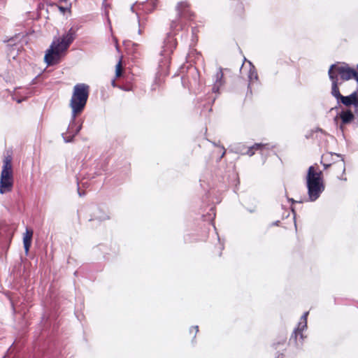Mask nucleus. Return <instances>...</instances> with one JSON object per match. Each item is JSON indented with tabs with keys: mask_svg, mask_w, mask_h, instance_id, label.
I'll return each mask as SVG.
<instances>
[{
	"mask_svg": "<svg viewBox=\"0 0 358 358\" xmlns=\"http://www.w3.org/2000/svg\"><path fill=\"white\" fill-rule=\"evenodd\" d=\"M33 236V231L31 229H26V231L23 236V244L24 252L26 254L29 252V248L31 244V239Z\"/></svg>",
	"mask_w": 358,
	"mask_h": 358,
	"instance_id": "nucleus-14",
	"label": "nucleus"
},
{
	"mask_svg": "<svg viewBox=\"0 0 358 358\" xmlns=\"http://www.w3.org/2000/svg\"><path fill=\"white\" fill-rule=\"evenodd\" d=\"M308 315V312H306L301 316L300 322L298 324V327L294 329L292 336L291 340L294 339L295 341L297 340V336H299L301 339H303L302 331L306 329L307 327V317Z\"/></svg>",
	"mask_w": 358,
	"mask_h": 358,
	"instance_id": "nucleus-8",
	"label": "nucleus"
},
{
	"mask_svg": "<svg viewBox=\"0 0 358 358\" xmlns=\"http://www.w3.org/2000/svg\"><path fill=\"white\" fill-rule=\"evenodd\" d=\"M243 69V64L241 66V71Z\"/></svg>",
	"mask_w": 358,
	"mask_h": 358,
	"instance_id": "nucleus-32",
	"label": "nucleus"
},
{
	"mask_svg": "<svg viewBox=\"0 0 358 358\" xmlns=\"http://www.w3.org/2000/svg\"><path fill=\"white\" fill-rule=\"evenodd\" d=\"M78 27L70 28L62 37L55 38L45 55V62L48 66L58 64L66 55L68 48L73 42Z\"/></svg>",
	"mask_w": 358,
	"mask_h": 358,
	"instance_id": "nucleus-2",
	"label": "nucleus"
},
{
	"mask_svg": "<svg viewBox=\"0 0 358 358\" xmlns=\"http://www.w3.org/2000/svg\"><path fill=\"white\" fill-rule=\"evenodd\" d=\"M272 148L273 146L268 143H255L250 148H248V151L246 152V154L248 155L249 156H252L255 154V150H259L261 154L263 155L264 153V150H270Z\"/></svg>",
	"mask_w": 358,
	"mask_h": 358,
	"instance_id": "nucleus-12",
	"label": "nucleus"
},
{
	"mask_svg": "<svg viewBox=\"0 0 358 358\" xmlns=\"http://www.w3.org/2000/svg\"><path fill=\"white\" fill-rule=\"evenodd\" d=\"M193 328L195 329V333H197L198 331H199V327L198 326H195Z\"/></svg>",
	"mask_w": 358,
	"mask_h": 358,
	"instance_id": "nucleus-24",
	"label": "nucleus"
},
{
	"mask_svg": "<svg viewBox=\"0 0 358 358\" xmlns=\"http://www.w3.org/2000/svg\"><path fill=\"white\" fill-rule=\"evenodd\" d=\"M248 63L249 68H250L249 71H248V80H249V86H250L252 83H253L254 82L257 80L258 76H257V73L255 70V68L252 65V64L250 61H248Z\"/></svg>",
	"mask_w": 358,
	"mask_h": 358,
	"instance_id": "nucleus-15",
	"label": "nucleus"
},
{
	"mask_svg": "<svg viewBox=\"0 0 358 358\" xmlns=\"http://www.w3.org/2000/svg\"><path fill=\"white\" fill-rule=\"evenodd\" d=\"M177 19L173 20L171 23V29L176 32L183 29L185 22L192 20L193 15L190 10L189 5L187 1L179 2L176 6Z\"/></svg>",
	"mask_w": 358,
	"mask_h": 358,
	"instance_id": "nucleus-5",
	"label": "nucleus"
},
{
	"mask_svg": "<svg viewBox=\"0 0 358 358\" xmlns=\"http://www.w3.org/2000/svg\"><path fill=\"white\" fill-rule=\"evenodd\" d=\"M341 167H342V169H343V173H344V172H345V163H344L343 159H342V164H341Z\"/></svg>",
	"mask_w": 358,
	"mask_h": 358,
	"instance_id": "nucleus-22",
	"label": "nucleus"
},
{
	"mask_svg": "<svg viewBox=\"0 0 358 358\" xmlns=\"http://www.w3.org/2000/svg\"><path fill=\"white\" fill-rule=\"evenodd\" d=\"M93 218L92 220H106L109 218L108 215L106 212L103 210L102 209L97 208L96 211L94 213Z\"/></svg>",
	"mask_w": 358,
	"mask_h": 358,
	"instance_id": "nucleus-16",
	"label": "nucleus"
},
{
	"mask_svg": "<svg viewBox=\"0 0 358 358\" xmlns=\"http://www.w3.org/2000/svg\"><path fill=\"white\" fill-rule=\"evenodd\" d=\"M330 67H333V74L336 75L338 78V76H340L341 78L343 80H348L355 75L354 69L345 64L339 65L335 64H332Z\"/></svg>",
	"mask_w": 358,
	"mask_h": 358,
	"instance_id": "nucleus-7",
	"label": "nucleus"
},
{
	"mask_svg": "<svg viewBox=\"0 0 358 358\" xmlns=\"http://www.w3.org/2000/svg\"><path fill=\"white\" fill-rule=\"evenodd\" d=\"M23 100H24V99H16V101H17V103H20V102H22Z\"/></svg>",
	"mask_w": 358,
	"mask_h": 358,
	"instance_id": "nucleus-25",
	"label": "nucleus"
},
{
	"mask_svg": "<svg viewBox=\"0 0 358 358\" xmlns=\"http://www.w3.org/2000/svg\"><path fill=\"white\" fill-rule=\"evenodd\" d=\"M214 83L212 90L214 93H219L220 88L224 85L223 73L219 69L214 76Z\"/></svg>",
	"mask_w": 358,
	"mask_h": 358,
	"instance_id": "nucleus-11",
	"label": "nucleus"
},
{
	"mask_svg": "<svg viewBox=\"0 0 358 358\" xmlns=\"http://www.w3.org/2000/svg\"><path fill=\"white\" fill-rule=\"evenodd\" d=\"M332 70L333 67H330L328 71L329 79L332 83L331 94L337 99L338 102L339 103V99L342 95L341 94L338 87V78H337L336 75L333 74Z\"/></svg>",
	"mask_w": 358,
	"mask_h": 358,
	"instance_id": "nucleus-9",
	"label": "nucleus"
},
{
	"mask_svg": "<svg viewBox=\"0 0 358 358\" xmlns=\"http://www.w3.org/2000/svg\"><path fill=\"white\" fill-rule=\"evenodd\" d=\"M358 90L352 94H350L349 96H341V97L339 99V102L342 103L346 106H349L350 105H353L356 108L358 107Z\"/></svg>",
	"mask_w": 358,
	"mask_h": 358,
	"instance_id": "nucleus-10",
	"label": "nucleus"
},
{
	"mask_svg": "<svg viewBox=\"0 0 358 358\" xmlns=\"http://www.w3.org/2000/svg\"><path fill=\"white\" fill-rule=\"evenodd\" d=\"M290 201L294 203V202H296L293 199H290Z\"/></svg>",
	"mask_w": 358,
	"mask_h": 358,
	"instance_id": "nucleus-31",
	"label": "nucleus"
},
{
	"mask_svg": "<svg viewBox=\"0 0 358 358\" xmlns=\"http://www.w3.org/2000/svg\"><path fill=\"white\" fill-rule=\"evenodd\" d=\"M338 117L341 120L342 124H346L353 120L354 115L350 110H346L341 111L338 115H337L334 118V121H337Z\"/></svg>",
	"mask_w": 358,
	"mask_h": 358,
	"instance_id": "nucleus-13",
	"label": "nucleus"
},
{
	"mask_svg": "<svg viewBox=\"0 0 358 358\" xmlns=\"http://www.w3.org/2000/svg\"><path fill=\"white\" fill-rule=\"evenodd\" d=\"M173 51V47H169V48H166V50H164V52H165V55L166 56H168L169 55V54Z\"/></svg>",
	"mask_w": 358,
	"mask_h": 358,
	"instance_id": "nucleus-20",
	"label": "nucleus"
},
{
	"mask_svg": "<svg viewBox=\"0 0 358 358\" xmlns=\"http://www.w3.org/2000/svg\"><path fill=\"white\" fill-rule=\"evenodd\" d=\"M138 32L139 34H141L142 29L141 28H139Z\"/></svg>",
	"mask_w": 358,
	"mask_h": 358,
	"instance_id": "nucleus-28",
	"label": "nucleus"
},
{
	"mask_svg": "<svg viewBox=\"0 0 358 358\" xmlns=\"http://www.w3.org/2000/svg\"><path fill=\"white\" fill-rule=\"evenodd\" d=\"M276 358H283V355L282 354L281 355H278Z\"/></svg>",
	"mask_w": 358,
	"mask_h": 358,
	"instance_id": "nucleus-26",
	"label": "nucleus"
},
{
	"mask_svg": "<svg viewBox=\"0 0 358 358\" xmlns=\"http://www.w3.org/2000/svg\"><path fill=\"white\" fill-rule=\"evenodd\" d=\"M89 86L84 83H79L74 86L69 106L72 110L71 121L68 127V134L69 136L63 135L65 142H71L76 135H77L82 129L80 122L76 127V118L77 115L81 113L84 110L89 96Z\"/></svg>",
	"mask_w": 358,
	"mask_h": 358,
	"instance_id": "nucleus-1",
	"label": "nucleus"
},
{
	"mask_svg": "<svg viewBox=\"0 0 358 358\" xmlns=\"http://www.w3.org/2000/svg\"><path fill=\"white\" fill-rule=\"evenodd\" d=\"M61 2H64V3H67L68 2V0H59Z\"/></svg>",
	"mask_w": 358,
	"mask_h": 358,
	"instance_id": "nucleus-29",
	"label": "nucleus"
},
{
	"mask_svg": "<svg viewBox=\"0 0 358 358\" xmlns=\"http://www.w3.org/2000/svg\"><path fill=\"white\" fill-rule=\"evenodd\" d=\"M157 6V0H147L146 2H135L131 6V10L136 14L138 23L140 24L139 15L141 12L148 13L155 9Z\"/></svg>",
	"mask_w": 358,
	"mask_h": 358,
	"instance_id": "nucleus-6",
	"label": "nucleus"
},
{
	"mask_svg": "<svg viewBox=\"0 0 358 358\" xmlns=\"http://www.w3.org/2000/svg\"><path fill=\"white\" fill-rule=\"evenodd\" d=\"M59 10L61 11V13H64L67 10H70L71 8V4L69 3L67 6H58Z\"/></svg>",
	"mask_w": 358,
	"mask_h": 358,
	"instance_id": "nucleus-19",
	"label": "nucleus"
},
{
	"mask_svg": "<svg viewBox=\"0 0 358 358\" xmlns=\"http://www.w3.org/2000/svg\"><path fill=\"white\" fill-rule=\"evenodd\" d=\"M340 128H341V129H343V126H342V124L340 126Z\"/></svg>",
	"mask_w": 358,
	"mask_h": 358,
	"instance_id": "nucleus-33",
	"label": "nucleus"
},
{
	"mask_svg": "<svg viewBox=\"0 0 358 358\" xmlns=\"http://www.w3.org/2000/svg\"><path fill=\"white\" fill-rule=\"evenodd\" d=\"M111 85L113 86V87H116V84H115V80L113 79L111 82Z\"/></svg>",
	"mask_w": 358,
	"mask_h": 358,
	"instance_id": "nucleus-23",
	"label": "nucleus"
},
{
	"mask_svg": "<svg viewBox=\"0 0 358 358\" xmlns=\"http://www.w3.org/2000/svg\"><path fill=\"white\" fill-rule=\"evenodd\" d=\"M13 185L12 157L6 156L3 159V164L0 178V193L1 194L11 191Z\"/></svg>",
	"mask_w": 358,
	"mask_h": 358,
	"instance_id": "nucleus-4",
	"label": "nucleus"
},
{
	"mask_svg": "<svg viewBox=\"0 0 358 358\" xmlns=\"http://www.w3.org/2000/svg\"><path fill=\"white\" fill-rule=\"evenodd\" d=\"M189 73H191L192 76H194V80L196 82V76L198 75L197 70L194 67H190L189 69Z\"/></svg>",
	"mask_w": 358,
	"mask_h": 358,
	"instance_id": "nucleus-18",
	"label": "nucleus"
},
{
	"mask_svg": "<svg viewBox=\"0 0 358 358\" xmlns=\"http://www.w3.org/2000/svg\"><path fill=\"white\" fill-rule=\"evenodd\" d=\"M224 154H225V150H224V151H223V152H222V155L221 157H222L224 155Z\"/></svg>",
	"mask_w": 358,
	"mask_h": 358,
	"instance_id": "nucleus-30",
	"label": "nucleus"
},
{
	"mask_svg": "<svg viewBox=\"0 0 358 358\" xmlns=\"http://www.w3.org/2000/svg\"><path fill=\"white\" fill-rule=\"evenodd\" d=\"M357 69H358V64H357Z\"/></svg>",
	"mask_w": 358,
	"mask_h": 358,
	"instance_id": "nucleus-34",
	"label": "nucleus"
},
{
	"mask_svg": "<svg viewBox=\"0 0 358 358\" xmlns=\"http://www.w3.org/2000/svg\"><path fill=\"white\" fill-rule=\"evenodd\" d=\"M306 187L308 197L305 201H316L324 192L325 186L322 178V172L315 166H310L306 176Z\"/></svg>",
	"mask_w": 358,
	"mask_h": 358,
	"instance_id": "nucleus-3",
	"label": "nucleus"
},
{
	"mask_svg": "<svg viewBox=\"0 0 358 358\" xmlns=\"http://www.w3.org/2000/svg\"><path fill=\"white\" fill-rule=\"evenodd\" d=\"M329 166H330V164H324V169H327Z\"/></svg>",
	"mask_w": 358,
	"mask_h": 358,
	"instance_id": "nucleus-27",
	"label": "nucleus"
},
{
	"mask_svg": "<svg viewBox=\"0 0 358 358\" xmlns=\"http://www.w3.org/2000/svg\"><path fill=\"white\" fill-rule=\"evenodd\" d=\"M105 15L107 17V20H108V23L110 24V29H111L112 27H111V25H110V19H109V17H108V11H105Z\"/></svg>",
	"mask_w": 358,
	"mask_h": 358,
	"instance_id": "nucleus-21",
	"label": "nucleus"
},
{
	"mask_svg": "<svg viewBox=\"0 0 358 358\" xmlns=\"http://www.w3.org/2000/svg\"><path fill=\"white\" fill-rule=\"evenodd\" d=\"M122 74V62L120 60L115 66V76L120 77Z\"/></svg>",
	"mask_w": 358,
	"mask_h": 358,
	"instance_id": "nucleus-17",
	"label": "nucleus"
}]
</instances>
